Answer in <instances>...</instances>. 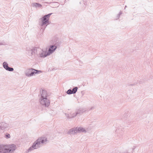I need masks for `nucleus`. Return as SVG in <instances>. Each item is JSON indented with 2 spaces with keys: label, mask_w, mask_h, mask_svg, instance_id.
<instances>
[{
  "label": "nucleus",
  "mask_w": 153,
  "mask_h": 153,
  "mask_svg": "<svg viewBox=\"0 0 153 153\" xmlns=\"http://www.w3.org/2000/svg\"><path fill=\"white\" fill-rule=\"evenodd\" d=\"M48 143V140L46 137H40L35 141L33 143L32 146L27 150L25 153H28L34 149H39L41 146L42 144H46Z\"/></svg>",
  "instance_id": "nucleus-1"
},
{
  "label": "nucleus",
  "mask_w": 153,
  "mask_h": 153,
  "mask_svg": "<svg viewBox=\"0 0 153 153\" xmlns=\"http://www.w3.org/2000/svg\"><path fill=\"white\" fill-rule=\"evenodd\" d=\"M52 14V13H50L46 15L41 18L42 23L40 25L42 27V29L44 28L43 30H44L48 25L50 24L49 18L50 16Z\"/></svg>",
  "instance_id": "nucleus-2"
},
{
  "label": "nucleus",
  "mask_w": 153,
  "mask_h": 153,
  "mask_svg": "<svg viewBox=\"0 0 153 153\" xmlns=\"http://www.w3.org/2000/svg\"><path fill=\"white\" fill-rule=\"evenodd\" d=\"M41 71H38L35 69H28L27 71L25 73V75L27 76H30L36 74H38L41 73Z\"/></svg>",
  "instance_id": "nucleus-3"
},
{
  "label": "nucleus",
  "mask_w": 153,
  "mask_h": 153,
  "mask_svg": "<svg viewBox=\"0 0 153 153\" xmlns=\"http://www.w3.org/2000/svg\"><path fill=\"white\" fill-rule=\"evenodd\" d=\"M37 55L38 56L44 58L48 56L49 55L47 52L46 51H43L41 49H38L37 51Z\"/></svg>",
  "instance_id": "nucleus-4"
},
{
  "label": "nucleus",
  "mask_w": 153,
  "mask_h": 153,
  "mask_svg": "<svg viewBox=\"0 0 153 153\" xmlns=\"http://www.w3.org/2000/svg\"><path fill=\"white\" fill-rule=\"evenodd\" d=\"M39 102L40 104L45 107H48L50 104V101L48 98L40 99Z\"/></svg>",
  "instance_id": "nucleus-5"
},
{
  "label": "nucleus",
  "mask_w": 153,
  "mask_h": 153,
  "mask_svg": "<svg viewBox=\"0 0 153 153\" xmlns=\"http://www.w3.org/2000/svg\"><path fill=\"white\" fill-rule=\"evenodd\" d=\"M16 149V146L14 144H12L9 145L8 146V148H5V153H8L9 152H12L14 151Z\"/></svg>",
  "instance_id": "nucleus-6"
},
{
  "label": "nucleus",
  "mask_w": 153,
  "mask_h": 153,
  "mask_svg": "<svg viewBox=\"0 0 153 153\" xmlns=\"http://www.w3.org/2000/svg\"><path fill=\"white\" fill-rule=\"evenodd\" d=\"M10 127L9 124L7 123L2 122L0 124V128L1 130H7Z\"/></svg>",
  "instance_id": "nucleus-7"
},
{
  "label": "nucleus",
  "mask_w": 153,
  "mask_h": 153,
  "mask_svg": "<svg viewBox=\"0 0 153 153\" xmlns=\"http://www.w3.org/2000/svg\"><path fill=\"white\" fill-rule=\"evenodd\" d=\"M2 65L3 68L6 70L10 71H12L14 70V69L13 68L8 66V64L7 62H3Z\"/></svg>",
  "instance_id": "nucleus-8"
},
{
  "label": "nucleus",
  "mask_w": 153,
  "mask_h": 153,
  "mask_svg": "<svg viewBox=\"0 0 153 153\" xmlns=\"http://www.w3.org/2000/svg\"><path fill=\"white\" fill-rule=\"evenodd\" d=\"M57 47L55 45H51L49 49L48 53L49 55L53 53L55 50L56 49Z\"/></svg>",
  "instance_id": "nucleus-9"
},
{
  "label": "nucleus",
  "mask_w": 153,
  "mask_h": 153,
  "mask_svg": "<svg viewBox=\"0 0 153 153\" xmlns=\"http://www.w3.org/2000/svg\"><path fill=\"white\" fill-rule=\"evenodd\" d=\"M41 98L40 99L48 98V95L47 94V91L45 90H42L41 92Z\"/></svg>",
  "instance_id": "nucleus-10"
},
{
  "label": "nucleus",
  "mask_w": 153,
  "mask_h": 153,
  "mask_svg": "<svg viewBox=\"0 0 153 153\" xmlns=\"http://www.w3.org/2000/svg\"><path fill=\"white\" fill-rule=\"evenodd\" d=\"M77 132V133H80V132H84L86 133V131L85 129L82 127H76Z\"/></svg>",
  "instance_id": "nucleus-11"
},
{
  "label": "nucleus",
  "mask_w": 153,
  "mask_h": 153,
  "mask_svg": "<svg viewBox=\"0 0 153 153\" xmlns=\"http://www.w3.org/2000/svg\"><path fill=\"white\" fill-rule=\"evenodd\" d=\"M77 133L76 127L71 129L68 132V134H74Z\"/></svg>",
  "instance_id": "nucleus-12"
},
{
  "label": "nucleus",
  "mask_w": 153,
  "mask_h": 153,
  "mask_svg": "<svg viewBox=\"0 0 153 153\" xmlns=\"http://www.w3.org/2000/svg\"><path fill=\"white\" fill-rule=\"evenodd\" d=\"M85 111L86 110L84 109H80L78 110L76 112L77 116H79L82 115Z\"/></svg>",
  "instance_id": "nucleus-13"
},
{
  "label": "nucleus",
  "mask_w": 153,
  "mask_h": 153,
  "mask_svg": "<svg viewBox=\"0 0 153 153\" xmlns=\"http://www.w3.org/2000/svg\"><path fill=\"white\" fill-rule=\"evenodd\" d=\"M76 116H77V115L76 114V112H71L70 114H68L67 117L68 118H74L76 117Z\"/></svg>",
  "instance_id": "nucleus-14"
},
{
  "label": "nucleus",
  "mask_w": 153,
  "mask_h": 153,
  "mask_svg": "<svg viewBox=\"0 0 153 153\" xmlns=\"http://www.w3.org/2000/svg\"><path fill=\"white\" fill-rule=\"evenodd\" d=\"M36 48H34L29 51L28 53L30 55H33L34 53H35V51H37V50H36Z\"/></svg>",
  "instance_id": "nucleus-15"
},
{
  "label": "nucleus",
  "mask_w": 153,
  "mask_h": 153,
  "mask_svg": "<svg viewBox=\"0 0 153 153\" xmlns=\"http://www.w3.org/2000/svg\"><path fill=\"white\" fill-rule=\"evenodd\" d=\"M33 7H35L36 8L39 7V8L42 7V5L40 4L37 3H34L32 4Z\"/></svg>",
  "instance_id": "nucleus-16"
},
{
  "label": "nucleus",
  "mask_w": 153,
  "mask_h": 153,
  "mask_svg": "<svg viewBox=\"0 0 153 153\" xmlns=\"http://www.w3.org/2000/svg\"><path fill=\"white\" fill-rule=\"evenodd\" d=\"M5 148L4 147L0 146V153H5Z\"/></svg>",
  "instance_id": "nucleus-17"
},
{
  "label": "nucleus",
  "mask_w": 153,
  "mask_h": 153,
  "mask_svg": "<svg viewBox=\"0 0 153 153\" xmlns=\"http://www.w3.org/2000/svg\"><path fill=\"white\" fill-rule=\"evenodd\" d=\"M78 88L77 87H76L73 88L72 90L73 94H75L77 91Z\"/></svg>",
  "instance_id": "nucleus-18"
},
{
  "label": "nucleus",
  "mask_w": 153,
  "mask_h": 153,
  "mask_svg": "<svg viewBox=\"0 0 153 153\" xmlns=\"http://www.w3.org/2000/svg\"><path fill=\"white\" fill-rule=\"evenodd\" d=\"M66 93L68 94H73L72 90L71 89L68 90Z\"/></svg>",
  "instance_id": "nucleus-19"
},
{
  "label": "nucleus",
  "mask_w": 153,
  "mask_h": 153,
  "mask_svg": "<svg viewBox=\"0 0 153 153\" xmlns=\"http://www.w3.org/2000/svg\"><path fill=\"white\" fill-rule=\"evenodd\" d=\"M6 138H9L10 137V135L9 134H7L6 135Z\"/></svg>",
  "instance_id": "nucleus-20"
},
{
  "label": "nucleus",
  "mask_w": 153,
  "mask_h": 153,
  "mask_svg": "<svg viewBox=\"0 0 153 153\" xmlns=\"http://www.w3.org/2000/svg\"><path fill=\"white\" fill-rule=\"evenodd\" d=\"M94 106H92L89 109V110H92L93 109H94Z\"/></svg>",
  "instance_id": "nucleus-21"
},
{
  "label": "nucleus",
  "mask_w": 153,
  "mask_h": 153,
  "mask_svg": "<svg viewBox=\"0 0 153 153\" xmlns=\"http://www.w3.org/2000/svg\"><path fill=\"white\" fill-rule=\"evenodd\" d=\"M121 14H122V12H120L119 13V14L118 15V17H119V16H120V15Z\"/></svg>",
  "instance_id": "nucleus-22"
},
{
  "label": "nucleus",
  "mask_w": 153,
  "mask_h": 153,
  "mask_svg": "<svg viewBox=\"0 0 153 153\" xmlns=\"http://www.w3.org/2000/svg\"><path fill=\"white\" fill-rule=\"evenodd\" d=\"M135 84H130L129 85L130 86H134L135 85Z\"/></svg>",
  "instance_id": "nucleus-23"
},
{
  "label": "nucleus",
  "mask_w": 153,
  "mask_h": 153,
  "mask_svg": "<svg viewBox=\"0 0 153 153\" xmlns=\"http://www.w3.org/2000/svg\"><path fill=\"white\" fill-rule=\"evenodd\" d=\"M135 148V147L134 146V147L132 148V149L133 150H134Z\"/></svg>",
  "instance_id": "nucleus-24"
},
{
  "label": "nucleus",
  "mask_w": 153,
  "mask_h": 153,
  "mask_svg": "<svg viewBox=\"0 0 153 153\" xmlns=\"http://www.w3.org/2000/svg\"><path fill=\"white\" fill-rule=\"evenodd\" d=\"M126 7H127L126 6H125V8Z\"/></svg>",
  "instance_id": "nucleus-25"
}]
</instances>
